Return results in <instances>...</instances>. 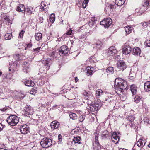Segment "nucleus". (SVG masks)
I'll list each match as a JSON object with an SVG mask.
<instances>
[{
	"mask_svg": "<svg viewBox=\"0 0 150 150\" xmlns=\"http://www.w3.org/2000/svg\"><path fill=\"white\" fill-rule=\"evenodd\" d=\"M116 67L119 70H124L126 68V65L123 60L119 61L116 64Z\"/></svg>",
	"mask_w": 150,
	"mask_h": 150,
	"instance_id": "obj_6",
	"label": "nucleus"
},
{
	"mask_svg": "<svg viewBox=\"0 0 150 150\" xmlns=\"http://www.w3.org/2000/svg\"><path fill=\"white\" fill-rule=\"evenodd\" d=\"M102 147L99 143H94L93 144V150H101Z\"/></svg>",
	"mask_w": 150,
	"mask_h": 150,
	"instance_id": "obj_16",
	"label": "nucleus"
},
{
	"mask_svg": "<svg viewBox=\"0 0 150 150\" xmlns=\"http://www.w3.org/2000/svg\"><path fill=\"white\" fill-rule=\"evenodd\" d=\"M42 63L44 64V67L45 68L46 70L45 71L48 70L50 68V63L47 60H43L42 61Z\"/></svg>",
	"mask_w": 150,
	"mask_h": 150,
	"instance_id": "obj_17",
	"label": "nucleus"
},
{
	"mask_svg": "<svg viewBox=\"0 0 150 150\" xmlns=\"http://www.w3.org/2000/svg\"><path fill=\"white\" fill-rule=\"evenodd\" d=\"M134 101L136 103H138L140 101H142V105L143 104V101L142 97L140 96H136L134 99Z\"/></svg>",
	"mask_w": 150,
	"mask_h": 150,
	"instance_id": "obj_20",
	"label": "nucleus"
},
{
	"mask_svg": "<svg viewBox=\"0 0 150 150\" xmlns=\"http://www.w3.org/2000/svg\"><path fill=\"white\" fill-rule=\"evenodd\" d=\"M90 70H91L90 67H88L85 70V71L87 75L88 76L91 75L92 74V71H90Z\"/></svg>",
	"mask_w": 150,
	"mask_h": 150,
	"instance_id": "obj_27",
	"label": "nucleus"
},
{
	"mask_svg": "<svg viewBox=\"0 0 150 150\" xmlns=\"http://www.w3.org/2000/svg\"><path fill=\"white\" fill-rule=\"evenodd\" d=\"M150 6V3L149 1H146L145 2L144 4L139 10L136 9L135 10L136 12H137L138 13V15H142L144 14L146 10H148Z\"/></svg>",
	"mask_w": 150,
	"mask_h": 150,
	"instance_id": "obj_3",
	"label": "nucleus"
},
{
	"mask_svg": "<svg viewBox=\"0 0 150 150\" xmlns=\"http://www.w3.org/2000/svg\"><path fill=\"white\" fill-rule=\"evenodd\" d=\"M49 19L50 21L52 23H53L55 20V16L54 14H51L50 17Z\"/></svg>",
	"mask_w": 150,
	"mask_h": 150,
	"instance_id": "obj_33",
	"label": "nucleus"
},
{
	"mask_svg": "<svg viewBox=\"0 0 150 150\" xmlns=\"http://www.w3.org/2000/svg\"><path fill=\"white\" fill-rule=\"evenodd\" d=\"M68 51L67 47L66 45H63L59 49V54L60 56H63L67 54Z\"/></svg>",
	"mask_w": 150,
	"mask_h": 150,
	"instance_id": "obj_7",
	"label": "nucleus"
},
{
	"mask_svg": "<svg viewBox=\"0 0 150 150\" xmlns=\"http://www.w3.org/2000/svg\"><path fill=\"white\" fill-rule=\"evenodd\" d=\"M141 53L140 49L138 47L133 48V54L135 55H140Z\"/></svg>",
	"mask_w": 150,
	"mask_h": 150,
	"instance_id": "obj_15",
	"label": "nucleus"
},
{
	"mask_svg": "<svg viewBox=\"0 0 150 150\" xmlns=\"http://www.w3.org/2000/svg\"><path fill=\"white\" fill-rule=\"evenodd\" d=\"M27 64H28V63L27 62H23L22 64V65L23 66H23V67H25L24 66H25V65L26 66L27 65Z\"/></svg>",
	"mask_w": 150,
	"mask_h": 150,
	"instance_id": "obj_55",
	"label": "nucleus"
},
{
	"mask_svg": "<svg viewBox=\"0 0 150 150\" xmlns=\"http://www.w3.org/2000/svg\"><path fill=\"white\" fill-rule=\"evenodd\" d=\"M102 44V43L101 42L98 41L96 43V46L97 48L99 49L101 47Z\"/></svg>",
	"mask_w": 150,
	"mask_h": 150,
	"instance_id": "obj_37",
	"label": "nucleus"
},
{
	"mask_svg": "<svg viewBox=\"0 0 150 150\" xmlns=\"http://www.w3.org/2000/svg\"><path fill=\"white\" fill-rule=\"evenodd\" d=\"M144 89L146 91H150V82L147 81L144 84Z\"/></svg>",
	"mask_w": 150,
	"mask_h": 150,
	"instance_id": "obj_19",
	"label": "nucleus"
},
{
	"mask_svg": "<svg viewBox=\"0 0 150 150\" xmlns=\"http://www.w3.org/2000/svg\"><path fill=\"white\" fill-rule=\"evenodd\" d=\"M103 91L102 90L100 89H98L96 91V95L97 96L99 97L102 94Z\"/></svg>",
	"mask_w": 150,
	"mask_h": 150,
	"instance_id": "obj_32",
	"label": "nucleus"
},
{
	"mask_svg": "<svg viewBox=\"0 0 150 150\" xmlns=\"http://www.w3.org/2000/svg\"><path fill=\"white\" fill-rule=\"evenodd\" d=\"M35 39L37 41L40 40L42 38V34L41 33H38L35 34Z\"/></svg>",
	"mask_w": 150,
	"mask_h": 150,
	"instance_id": "obj_26",
	"label": "nucleus"
},
{
	"mask_svg": "<svg viewBox=\"0 0 150 150\" xmlns=\"http://www.w3.org/2000/svg\"><path fill=\"white\" fill-rule=\"evenodd\" d=\"M41 48L40 47H38L36 48L33 49V51L35 52V53H37L39 52V50Z\"/></svg>",
	"mask_w": 150,
	"mask_h": 150,
	"instance_id": "obj_45",
	"label": "nucleus"
},
{
	"mask_svg": "<svg viewBox=\"0 0 150 150\" xmlns=\"http://www.w3.org/2000/svg\"><path fill=\"white\" fill-rule=\"evenodd\" d=\"M146 47H150V40H147L144 43Z\"/></svg>",
	"mask_w": 150,
	"mask_h": 150,
	"instance_id": "obj_36",
	"label": "nucleus"
},
{
	"mask_svg": "<svg viewBox=\"0 0 150 150\" xmlns=\"http://www.w3.org/2000/svg\"><path fill=\"white\" fill-rule=\"evenodd\" d=\"M115 88L118 93H123L124 90L128 89L127 82L124 80L119 78L116 79L115 81Z\"/></svg>",
	"mask_w": 150,
	"mask_h": 150,
	"instance_id": "obj_1",
	"label": "nucleus"
},
{
	"mask_svg": "<svg viewBox=\"0 0 150 150\" xmlns=\"http://www.w3.org/2000/svg\"><path fill=\"white\" fill-rule=\"evenodd\" d=\"M91 67V70H90V71H92V72H93L94 70V69L93 67Z\"/></svg>",
	"mask_w": 150,
	"mask_h": 150,
	"instance_id": "obj_60",
	"label": "nucleus"
},
{
	"mask_svg": "<svg viewBox=\"0 0 150 150\" xmlns=\"http://www.w3.org/2000/svg\"><path fill=\"white\" fill-rule=\"evenodd\" d=\"M125 32L126 33H127V34H128L131 33L132 31V27L129 26H126L125 27Z\"/></svg>",
	"mask_w": 150,
	"mask_h": 150,
	"instance_id": "obj_25",
	"label": "nucleus"
},
{
	"mask_svg": "<svg viewBox=\"0 0 150 150\" xmlns=\"http://www.w3.org/2000/svg\"><path fill=\"white\" fill-rule=\"evenodd\" d=\"M4 20L5 21V22H8V23H10L11 21L10 19L8 18L6 16L4 18Z\"/></svg>",
	"mask_w": 150,
	"mask_h": 150,
	"instance_id": "obj_46",
	"label": "nucleus"
},
{
	"mask_svg": "<svg viewBox=\"0 0 150 150\" xmlns=\"http://www.w3.org/2000/svg\"><path fill=\"white\" fill-rule=\"evenodd\" d=\"M72 33V30H70L66 33V34L67 35H70Z\"/></svg>",
	"mask_w": 150,
	"mask_h": 150,
	"instance_id": "obj_49",
	"label": "nucleus"
},
{
	"mask_svg": "<svg viewBox=\"0 0 150 150\" xmlns=\"http://www.w3.org/2000/svg\"><path fill=\"white\" fill-rule=\"evenodd\" d=\"M112 23V20L110 18H104L100 24L105 28L109 27Z\"/></svg>",
	"mask_w": 150,
	"mask_h": 150,
	"instance_id": "obj_5",
	"label": "nucleus"
},
{
	"mask_svg": "<svg viewBox=\"0 0 150 150\" xmlns=\"http://www.w3.org/2000/svg\"><path fill=\"white\" fill-rule=\"evenodd\" d=\"M88 0H85V1H84V3H85V4L87 5V4L88 3Z\"/></svg>",
	"mask_w": 150,
	"mask_h": 150,
	"instance_id": "obj_61",
	"label": "nucleus"
},
{
	"mask_svg": "<svg viewBox=\"0 0 150 150\" xmlns=\"http://www.w3.org/2000/svg\"><path fill=\"white\" fill-rule=\"evenodd\" d=\"M115 59L116 60H117L118 61H120L119 60L120 59V57L119 55H117L115 56Z\"/></svg>",
	"mask_w": 150,
	"mask_h": 150,
	"instance_id": "obj_50",
	"label": "nucleus"
},
{
	"mask_svg": "<svg viewBox=\"0 0 150 150\" xmlns=\"http://www.w3.org/2000/svg\"><path fill=\"white\" fill-rule=\"evenodd\" d=\"M4 127V126L2 124L0 123V131H2Z\"/></svg>",
	"mask_w": 150,
	"mask_h": 150,
	"instance_id": "obj_52",
	"label": "nucleus"
},
{
	"mask_svg": "<svg viewBox=\"0 0 150 150\" xmlns=\"http://www.w3.org/2000/svg\"><path fill=\"white\" fill-rule=\"evenodd\" d=\"M75 80L76 82L78 81V79L77 77H76L75 78Z\"/></svg>",
	"mask_w": 150,
	"mask_h": 150,
	"instance_id": "obj_62",
	"label": "nucleus"
},
{
	"mask_svg": "<svg viewBox=\"0 0 150 150\" xmlns=\"http://www.w3.org/2000/svg\"><path fill=\"white\" fill-rule=\"evenodd\" d=\"M81 140V138L79 137H74L73 139V141L72 142V143L74 144L78 143L80 144L81 143L80 141Z\"/></svg>",
	"mask_w": 150,
	"mask_h": 150,
	"instance_id": "obj_18",
	"label": "nucleus"
},
{
	"mask_svg": "<svg viewBox=\"0 0 150 150\" xmlns=\"http://www.w3.org/2000/svg\"><path fill=\"white\" fill-rule=\"evenodd\" d=\"M69 115L70 118L73 120H75L77 118V115L75 113L71 112Z\"/></svg>",
	"mask_w": 150,
	"mask_h": 150,
	"instance_id": "obj_31",
	"label": "nucleus"
},
{
	"mask_svg": "<svg viewBox=\"0 0 150 150\" xmlns=\"http://www.w3.org/2000/svg\"><path fill=\"white\" fill-rule=\"evenodd\" d=\"M98 133L96 132L95 133V142L94 143H99L98 142Z\"/></svg>",
	"mask_w": 150,
	"mask_h": 150,
	"instance_id": "obj_40",
	"label": "nucleus"
},
{
	"mask_svg": "<svg viewBox=\"0 0 150 150\" xmlns=\"http://www.w3.org/2000/svg\"><path fill=\"white\" fill-rule=\"evenodd\" d=\"M18 96L20 100L23 99L25 96V95L23 93H19Z\"/></svg>",
	"mask_w": 150,
	"mask_h": 150,
	"instance_id": "obj_43",
	"label": "nucleus"
},
{
	"mask_svg": "<svg viewBox=\"0 0 150 150\" xmlns=\"http://www.w3.org/2000/svg\"><path fill=\"white\" fill-rule=\"evenodd\" d=\"M41 6H44V8H46L45 7L47 6L46 3L43 1L41 2Z\"/></svg>",
	"mask_w": 150,
	"mask_h": 150,
	"instance_id": "obj_51",
	"label": "nucleus"
},
{
	"mask_svg": "<svg viewBox=\"0 0 150 150\" xmlns=\"http://www.w3.org/2000/svg\"><path fill=\"white\" fill-rule=\"evenodd\" d=\"M132 70H131L130 73L129 75V77L131 79H133L134 78L136 74V73L135 72H134L132 73Z\"/></svg>",
	"mask_w": 150,
	"mask_h": 150,
	"instance_id": "obj_39",
	"label": "nucleus"
},
{
	"mask_svg": "<svg viewBox=\"0 0 150 150\" xmlns=\"http://www.w3.org/2000/svg\"><path fill=\"white\" fill-rule=\"evenodd\" d=\"M145 141L142 140L141 139H139L137 143V144L139 147H142L145 145Z\"/></svg>",
	"mask_w": 150,
	"mask_h": 150,
	"instance_id": "obj_21",
	"label": "nucleus"
},
{
	"mask_svg": "<svg viewBox=\"0 0 150 150\" xmlns=\"http://www.w3.org/2000/svg\"><path fill=\"white\" fill-rule=\"evenodd\" d=\"M125 0H115V3L119 6H121L125 3Z\"/></svg>",
	"mask_w": 150,
	"mask_h": 150,
	"instance_id": "obj_24",
	"label": "nucleus"
},
{
	"mask_svg": "<svg viewBox=\"0 0 150 150\" xmlns=\"http://www.w3.org/2000/svg\"><path fill=\"white\" fill-rule=\"evenodd\" d=\"M7 109L8 108L6 107L5 108L1 109V110L2 111H6Z\"/></svg>",
	"mask_w": 150,
	"mask_h": 150,
	"instance_id": "obj_57",
	"label": "nucleus"
},
{
	"mask_svg": "<svg viewBox=\"0 0 150 150\" xmlns=\"http://www.w3.org/2000/svg\"><path fill=\"white\" fill-rule=\"evenodd\" d=\"M21 57V56L18 54H16L13 55L14 58L16 61L20 60Z\"/></svg>",
	"mask_w": 150,
	"mask_h": 150,
	"instance_id": "obj_34",
	"label": "nucleus"
},
{
	"mask_svg": "<svg viewBox=\"0 0 150 150\" xmlns=\"http://www.w3.org/2000/svg\"><path fill=\"white\" fill-rule=\"evenodd\" d=\"M0 150H6L4 149L3 148H0Z\"/></svg>",
	"mask_w": 150,
	"mask_h": 150,
	"instance_id": "obj_64",
	"label": "nucleus"
},
{
	"mask_svg": "<svg viewBox=\"0 0 150 150\" xmlns=\"http://www.w3.org/2000/svg\"><path fill=\"white\" fill-rule=\"evenodd\" d=\"M60 125L59 123L56 120L52 122L51 123V126L52 129L58 128L59 127Z\"/></svg>",
	"mask_w": 150,
	"mask_h": 150,
	"instance_id": "obj_11",
	"label": "nucleus"
},
{
	"mask_svg": "<svg viewBox=\"0 0 150 150\" xmlns=\"http://www.w3.org/2000/svg\"><path fill=\"white\" fill-rule=\"evenodd\" d=\"M25 112L24 113L25 114L29 115L31 113V110L30 107H28L25 108Z\"/></svg>",
	"mask_w": 150,
	"mask_h": 150,
	"instance_id": "obj_30",
	"label": "nucleus"
},
{
	"mask_svg": "<svg viewBox=\"0 0 150 150\" xmlns=\"http://www.w3.org/2000/svg\"><path fill=\"white\" fill-rule=\"evenodd\" d=\"M86 6V5L84 3V2L82 4V6L83 8H85Z\"/></svg>",
	"mask_w": 150,
	"mask_h": 150,
	"instance_id": "obj_56",
	"label": "nucleus"
},
{
	"mask_svg": "<svg viewBox=\"0 0 150 150\" xmlns=\"http://www.w3.org/2000/svg\"><path fill=\"white\" fill-rule=\"evenodd\" d=\"M137 87L135 85L132 84L131 85L130 89L133 95H135L136 94L137 91Z\"/></svg>",
	"mask_w": 150,
	"mask_h": 150,
	"instance_id": "obj_13",
	"label": "nucleus"
},
{
	"mask_svg": "<svg viewBox=\"0 0 150 150\" xmlns=\"http://www.w3.org/2000/svg\"><path fill=\"white\" fill-rule=\"evenodd\" d=\"M47 8H44V6H40V9L42 11H43L44 10H45V9H46Z\"/></svg>",
	"mask_w": 150,
	"mask_h": 150,
	"instance_id": "obj_54",
	"label": "nucleus"
},
{
	"mask_svg": "<svg viewBox=\"0 0 150 150\" xmlns=\"http://www.w3.org/2000/svg\"><path fill=\"white\" fill-rule=\"evenodd\" d=\"M25 9V6L23 4H21L20 6L17 7L16 10L18 11L23 12V11H24Z\"/></svg>",
	"mask_w": 150,
	"mask_h": 150,
	"instance_id": "obj_22",
	"label": "nucleus"
},
{
	"mask_svg": "<svg viewBox=\"0 0 150 150\" xmlns=\"http://www.w3.org/2000/svg\"><path fill=\"white\" fill-rule=\"evenodd\" d=\"M40 144L43 148H48L52 144V142L51 139L45 137L42 139L40 142Z\"/></svg>",
	"mask_w": 150,
	"mask_h": 150,
	"instance_id": "obj_4",
	"label": "nucleus"
},
{
	"mask_svg": "<svg viewBox=\"0 0 150 150\" xmlns=\"http://www.w3.org/2000/svg\"><path fill=\"white\" fill-rule=\"evenodd\" d=\"M147 23L146 22H144L143 23H141L142 25L144 27L145 26H147Z\"/></svg>",
	"mask_w": 150,
	"mask_h": 150,
	"instance_id": "obj_53",
	"label": "nucleus"
},
{
	"mask_svg": "<svg viewBox=\"0 0 150 150\" xmlns=\"http://www.w3.org/2000/svg\"><path fill=\"white\" fill-rule=\"evenodd\" d=\"M37 88H33L30 92L31 94L34 95L36 93Z\"/></svg>",
	"mask_w": 150,
	"mask_h": 150,
	"instance_id": "obj_38",
	"label": "nucleus"
},
{
	"mask_svg": "<svg viewBox=\"0 0 150 150\" xmlns=\"http://www.w3.org/2000/svg\"><path fill=\"white\" fill-rule=\"evenodd\" d=\"M131 47L130 46H126L123 48L122 50L123 54L127 55L129 54L131 52Z\"/></svg>",
	"mask_w": 150,
	"mask_h": 150,
	"instance_id": "obj_10",
	"label": "nucleus"
},
{
	"mask_svg": "<svg viewBox=\"0 0 150 150\" xmlns=\"http://www.w3.org/2000/svg\"><path fill=\"white\" fill-rule=\"evenodd\" d=\"M147 25H149L150 24V20L146 22Z\"/></svg>",
	"mask_w": 150,
	"mask_h": 150,
	"instance_id": "obj_63",
	"label": "nucleus"
},
{
	"mask_svg": "<svg viewBox=\"0 0 150 150\" xmlns=\"http://www.w3.org/2000/svg\"><path fill=\"white\" fill-rule=\"evenodd\" d=\"M106 71L108 74H112L114 72L113 68L111 67H109L106 69Z\"/></svg>",
	"mask_w": 150,
	"mask_h": 150,
	"instance_id": "obj_28",
	"label": "nucleus"
},
{
	"mask_svg": "<svg viewBox=\"0 0 150 150\" xmlns=\"http://www.w3.org/2000/svg\"><path fill=\"white\" fill-rule=\"evenodd\" d=\"M108 8L110 9H113L115 8V6L114 5L110 4L109 5Z\"/></svg>",
	"mask_w": 150,
	"mask_h": 150,
	"instance_id": "obj_48",
	"label": "nucleus"
},
{
	"mask_svg": "<svg viewBox=\"0 0 150 150\" xmlns=\"http://www.w3.org/2000/svg\"><path fill=\"white\" fill-rule=\"evenodd\" d=\"M6 122L11 126H14L16 125L19 122V119L17 116L15 115L9 116L6 119Z\"/></svg>",
	"mask_w": 150,
	"mask_h": 150,
	"instance_id": "obj_2",
	"label": "nucleus"
},
{
	"mask_svg": "<svg viewBox=\"0 0 150 150\" xmlns=\"http://www.w3.org/2000/svg\"><path fill=\"white\" fill-rule=\"evenodd\" d=\"M111 139L112 141L115 143H117L119 140L120 137L119 136H117L116 132H114L112 135Z\"/></svg>",
	"mask_w": 150,
	"mask_h": 150,
	"instance_id": "obj_12",
	"label": "nucleus"
},
{
	"mask_svg": "<svg viewBox=\"0 0 150 150\" xmlns=\"http://www.w3.org/2000/svg\"><path fill=\"white\" fill-rule=\"evenodd\" d=\"M108 133L107 131L103 132L102 134V137L103 138H107L108 136Z\"/></svg>",
	"mask_w": 150,
	"mask_h": 150,
	"instance_id": "obj_35",
	"label": "nucleus"
},
{
	"mask_svg": "<svg viewBox=\"0 0 150 150\" xmlns=\"http://www.w3.org/2000/svg\"><path fill=\"white\" fill-rule=\"evenodd\" d=\"M25 84L28 86H33L34 85V82L32 81H26L24 82Z\"/></svg>",
	"mask_w": 150,
	"mask_h": 150,
	"instance_id": "obj_23",
	"label": "nucleus"
},
{
	"mask_svg": "<svg viewBox=\"0 0 150 150\" xmlns=\"http://www.w3.org/2000/svg\"><path fill=\"white\" fill-rule=\"evenodd\" d=\"M135 119V117L134 116L129 117L127 118V120H129L131 123L133 122Z\"/></svg>",
	"mask_w": 150,
	"mask_h": 150,
	"instance_id": "obj_42",
	"label": "nucleus"
},
{
	"mask_svg": "<svg viewBox=\"0 0 150 150\" xmlns=\"http://www.w3.org/2000/svg\"><path fill=\"white\" fill-rule=\"evenodd\" d=\"M58 138L59 140V142L60 143H61L62 140V137L61 134H59L58 136Z\"/></svg>",
	"mask_w": 150,
	"mask_h": 150,
	"instance_id": "obj_47",
	"label": "nucleus"
},
{
	"mask_svg": "<svg viewBox=\"0 0 150 150\" xmlns=\"http://www.w3.org/2000/svg\"><path fill=\"white\" fill-rule=\"evenodd\" d=\"M20 130L22 134H25L29 131V127L26 125H22L20 127Z\"/></svg>",
	"mask_w": 150,
	"mask_h": 150,
	"instance_id": "obj_8",
	"label": "nucleus"
},
{
	"mask_svg": "<svg viewBox=\"0 0 150 150\" xmlns=\"http://www.w3.org/2000/svg\"><path fill=\"white\" fill-rule=\"evenodd\" d=\"M117 51L115 47L111 46L109 48L107 52V54L109 56H113L115 55Z\"/></svg>",
	"mask_w": 150,
	"mask_h": 150,
	"instance_id": "obj_9",
	"label": "nucleus"
},
{
	"mask_svg": "<svg viewBox=\"0 0 150 150\" xmlns=\"http://www.w3.org/2000/svg\"><path fill=\"white\" fill-rule=\"evenodd\" d=\"M85 117V116L84 115H81L79 118V120L80 122H83Z\"/></svg>",
	"mask_w": 150,
	"mask_h": 150,
	"instance_id": "obj_41",
	"label": "nucleus"
},
{
	"mask_svg": "<svg viewBox=\"0 0 150 150\" xmlns=\"http://www.w3.org/2000/svg\"><path fill=\"white\" fill-rule=\"evenodd\" d=\"M27 12L29 13L30 14H32V11L30 10L29 8H27Z\"/></svg>",
	"mask_w": 150,
	"mask_h": 150,
	"instance_id": "obj_58",
	"label": "nucleus"
},
{
	"mask_svg": "<svg viewBox=\"0 0 150 150\" xmlns=\"http://www.w3.org/2000/svg\"><path fill=\"white\" fill-rule=\"evenodd\" d=\"M27 46L28 48H30L32 46V45L31 44L29 43L27 44Z\"/></svg>",
	"mask_w": 150,
	"mask_h": 150,
	"instance_id": "obj_59",
	"label": "nucleus"
},
{
	"mask_svg": "<svg viewBox=\"0 0 150 150\" xmlns=\"http://www.w3.org/2000/svg\"><path fill=\"white\" fill-rule=\"evenodd\" d=\"M98 104H91L89 106L90 110L92 111H97L98 110Z\"/></svg>",
	"mask_w": 150,
	"mask_h": 150,
	"instance_id": "obj_14",
	"label": "nucleus"
},
{
	"mask_svg": "<svg viewBox=\"0 0 150 150\" xmlns=\"http://www.w3.org/2000/svg\"><path fill=\"white\" fill-rule=\"evenodd\" d=\"M12 37V35L11 33H7L4 36V39L6 40L11 39Z\"/></svg>",
	"mask_w": 150,
	"mask_h": 150,
	"instance_id": "obj_29",
	"label": "nucleus"
},
{
	"mask_svg": "<svg viewBox=\"0 0 150 150\" xmlns=\"http://www.w3.org/2000/svg\"><path fill=\"white\" fill-rule=\"evenodd\" d=\"M24 33V31L23 30L21 31L19 33V38H22Z\"/></svg>",
	"mask_w": 150,
	"mask_h": 150,
	"instance_id": "obj_44",
	"label": "nucleus"
}]
</instances>
